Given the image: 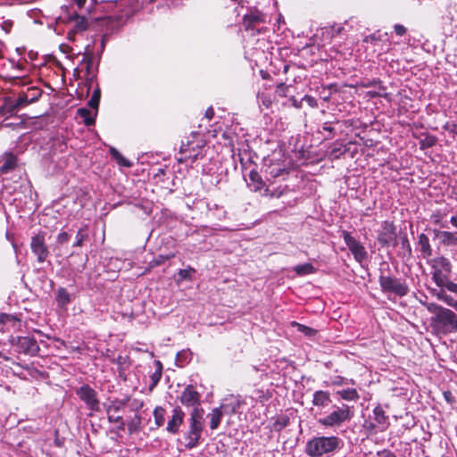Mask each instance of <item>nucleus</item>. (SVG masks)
<instances>
[{
  "mask_svg": "<svg viewBox=\"0 0 457 457\" xmlns=\"http://www.w3.org/2000/svg\"><path fill=\"white\" fill-rule=\"evenodd\" d=\"M452 263L445 256H438L431 261L432 279L439 287L434 289L433 295L448 306L457 311V300L450 295L457 296V283L451 279Z\"/></svg>",
  "mask_w": 457,
  "mask_h": 457,
  "instance_id": "f257e3e1",
  "label": "nucleus"
},
{
  "mask_svg": "<svg viewBox=\"0 0 457 457\" xmlns=\"http://www.w3.org/2000/svg\"><path fill=\"white\" fill-rule=\"evenodd\" d=\"M378 283L381 291L386 295H395V296H405L409 292V287L404 280L390 274V267L386 262L381 263L379 269Z\"/></svg>",
  "mask_w": 457,
  "mask_h": 457,
  "instance_id": "f03ea898",
  "label": "nucleus"
},
{
  "mask_svg": "<svg viewBox=\"0 0 457 457\" xmlns=\"http://www.w3.org/2000/svg\"><path fill=\"white\" fill-rule=\"evenodd\" d=\"M342 445V439L336 436H315L306 443L305 453L310 457H322L334 453Z\"/></svg>",
  "mask_w": 457,
  "mask_h": 457,
  "instance_id": "7ed1b4c3",
  "label": "nucleus"
},
{
  "mask_svg": "<svg viewBox=\"0 0 457 457\" xmlns=\"http://www.w3.org/2000/svg\"><path fill=\"white\" fill-rule=\"evenodd\" d=\"M428 310L435 314L433 321L438 328L446 333L457 332L456 313L436 303H429Z\"/></svg>",
  "mask_w": 457,
  "mask_h": 457,
  "instance_id": "20e7f679",
  "label": "nucleus"
},
{
  "mask_svg": "<svg viewBox=\"0 0 457 457\" xmlns=\"http://www.w3.org/2000/svg\"><path fill=\"white\" fill-rule=\"evenodd\" d=\"M60 19L69 23L67 38L70 41H77L79 37L83 36L88 27V21L83 13L79 14L67 6L64 7V13Z\"/></svg>",
  "mask_w": 457,
  "mask_h": 457,
  "instance_id": "39448f33",
  "label": "nucleus"
},
{
  "mask_svg": "<svg viewBox=\"0 0 457 457\" xmlns=\"http://www.w3.org/2000/svg\"><path fill=\"white\" fill-rule=\"evenodd\" d=\"M203 410L195 409L189 419V429L185 435V447L188 450L195 448L201 439L203 431Z\"/></svg>",
  "mask_w": 457,
  "mask_h": 457,
  "instance_id": "423d86ee",
  "label": "nucleus"
},
{
  "mask_svg": "<svg viewBox=\"0 0 457 457\" xmlns=\"http://www.w3.org/2000/svg\"><path fill=\"white\" fill-rule=\"evenodd\" d=\"M353 417V412L347 404L341 406H333V411L318 420V423L326 428L339 427L343 423L350 421Z\"/></svg>",
  "mask_w": 457,
  "mask_h": 457,
  "instance_id": "0eeeda50",
  "label": "nucleus"
},
{
  "mask_svg": "<svg viewBox=\"0 0 457 457\" xmlns=\"http://www.w3.org/2000/svg\"><path fill=\"white\" fill-rule=\"evenodd\" d=\"M9 342L15 352L30 356L37 355L40 349L37 340L29 336H12Z\"/></svg>",
  "mask_w": 457,
  "mask_h": 457,
  "instance_id": "6e6552de",
  "label": "nucleus"
},
{
  "mask_svg": "<svg viewBox=\"0 0 457 457\" xmlns=\"http://www.w3.org/2000/svg\"><path fill=\"white\" fill-rule=\"evenodd\" d=\"M76 395L85 403L87 409L91 411H98L100 410V402L97 398L96 391L89 385L84 384L76 389Z\"/></svg>",
  "mask_w": 457,
  "mask_h": 457,
  "instance_id": "1a4fd4ad",
  "label": "nucleus"
},
{
  "mask_svg": "<svg viewBox=\"0 0 457 457\" xmlns=\"http://www.w3.org/2000/svg\"><path fill=\"white\" fill-rule=\"evenodd\" d=\"M378 243L383 246H396L398 245L396 228L395 226L387 220H385L382 224V230L378 236Z\"/></svg>",
  "mask_w": 457,
  "mask_h": 457,
  "instance_id": "9d476101",
  "label": "nucleus"
},
{
  "mask_svg": "<svg viewBox=\"0 0 457 457\" xmlns=\"http://www.w3.org/2000/svg\"><path fill=\"white\" fill-rule=\"evenodd\" d=\"M265 23V16L258 10H252L245 14L243 26L245 30H251L252 34L261 33L262 27L260 25Z\"/></svg>",
  "mask_w": 457,
  "mask_h": 457,
  "instance_id": "9b49d317",
  "label": "nucleus"
},
{
  "mask_svg": "<svg viewBox=\"0 0 457 457\" xmlns=\"http://www.w3.org/2000/svg\"><path fill=\"white\" fill-rule=\"evenodd\" d=\"M128 401H129V399H123V400L116 399L114 401H112V403L106 408L108 421L110 423H118L119 424L118 428L120 430H124L125 422L123 420L122 416L114 415L113 412H120V411H123Z\"/></svg>",
  "mask_w": 457,
  "mask_h": 457,
  "instance_id": "f8f14e48",
  "label": "nucleus"
},
{
  "mask_svg": "<svg viewBox=\"0 0 457 457\" xmlns=\"http://www.w3.org/2000/svg\"><path fill=\"white\" fill-rule=\"evenodd\" d=\"M30 249L37 256L38 262H46L50 255L49 249L46 244L45 237L42 234H37L31 237Z\"/></svg>",
  "mask_w": 457,
  "mask_h": 457,
  "instance_id": "ddd939ff",
  "label": "nucleus"
},
{
  "mask_svg": "<svg viewBox=\"0 0 457 457\" xmlns=\"http://www.w3.org/2000/svg\"><path fill=\"white\" fill-rule=\"evenodd\" d=\"M343 238L345 245L353 253L354 259L358 262H361L367 258V252L364 246L353 237H352L349 232L343 231Z\"/></svg>",
  "mask_w": 457,
  "mask_h": 457,
  "instance_id": "4468645a",
  "label": "nucleus"
},
{
  "mask_svg": "<svg viewBox=\"0 0 457 457\" xmlns=\"http://www.w3.org/2000/svg\"><path fill=\"white\" fill-rule=\"evenodd\" d=\"M100 56L96 57L90 45H87L80 65L85 69L88 76H95Z\"/></svg>",
  "mask_w": 457,
  "mask_h": 457,
  "instance_id": "2eb2a0df",
  "label": "nucleus"
},
{
  "mask_svg": "<svg viewBox=\"0 0 457 457\" xmlns=\"http://www.w3.org/2000/svg\"><path fill=\"white\" fill-rule=\"evenodd\" d=\"M179 401L184 406L193 407L195 410L200 405L201 395L195 390L194 386L188 385L182 391Z\"/></svg>",
  "mask_w": 457,
  "mask_h": 457,
  "instance_id": "dca6fc26",
  "label": "nucleus"
},
{
  "mask_svg": "<svg viewBox=\"0 0 457 457\" xmlns=\"http://www.w3.org/2000/svg\"><path fill=\"white\" fill-rule=\"evenodd\" d=\"M29 104H32V102L29 101L27 94L24 92V90H22L18 94V96L14 101H12L10 98L5 99L3 108L7 109V112L12 114L17 109L23 108Z\"/></svg>",
  "mask_w": 457,
  "mask_h": 457,
  "instance_id": "f3484780",
  "label": "nucleus"
},
{
  "mask_svg": "<svg viewBox=\"0 0 457 457\" xmlns=\"http://www.w3.org/2000/svg\"><path fill=\"white\" fill-rule=\"evenodd\" d=\"M185 417L184 411L181 410L180 407H175L172 410V415L170 419L168 420L167 424V431L170 434H177L179 430L180 426L183 423Z\"/></svg>",
  "mask_w": 457,
  "mask_h": 457,
  "instance_id": "a211bd4d",
  "label": "nucleus"
},
{
  "mask_svg": "<svg viewBox=\"0 0 457 457\" xmlns=\"http://www.w3.org/2000/svg\"><path fill=\"white\" fill-rule=\"evenodd\" d=\"M435 237L439 240L440 244L447 247L457 246V232L434 229Z\"/></svg>",
  "mask_w": 457,
  "mask_h": 457,
  "instance_id": "6ab92c4d",
  "label": "nucleus"
},
{
  "mask_svg": "<svg viewBox=\"0 0 457 457\" xmlns=\"http://www.w3.org/2000/svg\"><path fill=\"white\" fill-rule=\"evenodd\" d=\"M375 423H371L370 427L373 428H378L379 430H385L388 425V417L385 414L384 410L381 406H376L373 410V416L370 418Z\"/></svg>",
  "mask_w": 457,
  "mask_h": 457,
  "instance_id": "aec40b11",
  "label": "nucleus"
},
{
  "mask_svg": "<svg viewBox=\"0 0 457 457\" xmlns=\"http://www.w3.org/2000/svg\"><path fill=\"white\" fill-rule=\"evenodd\" d=\"M17 156L12 153H5L0 159V174H8L17 167Z\"/></svg>",
  "mask_w": 457,
  "mask_h": 457,
  "instance_id": "412c9836",
  "label": "nucleus"
},
{
  "mask_svg": "<svg viewBox=\"0 0 457 457\" xmlns=\"http://www.w3.org/2000/svg\"><path fill=\"white\" fill-rule=\"evenodd\" d=\"M332 403L330 394L327 391L319 390L313 394L312 404L317 408H326Z\"/></svg>",
  "mask_w": 457,
  "mask_h": 457,
  "instance_id": "4be33fe9",
  "label": "nucleus"
},
{
  "mask_svg": "<svg viewBox=\"0 0 457 457\" xmlns=\"http://www.w3.org/2000/svg\"><path fill=\"white\" fill-rule=\"evenodd\" d=\"M97 111L88 110L87 108L82 107L77 110V116L79 117L84 124L87 127L92 126L96 122Z\"/></svg>",
  "mask_w": 457,
  "mask_h": 457,
  "instance_id": "5701e85b",
  "label": "nucleus"
},
{
  "mask_svg": "<svg viewBox=\"0 0 457 457\" xmlns=\"http://www.w3.org/2000/svg\"><path fill=\"white\" fill-rule=\"evenodd\" d=\"M201 147L199 144H196L195 146L194 144L187 140L186 143L182 141V145L180 146V154H188L186 155V158L191 159L192 162H195L198 157V150Z\"/></svg>",
  "mask_w": 457,
  "mask_h": 457,
  "instance_id": "b1692460",
  "label": "nucleus"
},
{
  "mask_svg": "<svg viewBox=\"0 0 457 457\" xmlns=\"http://www.w3.org/2000/svg\"><path fill=\"white\" fill-rule=\"evenodd\" d=\"M418 249L423 258H428L432 255L428 237L424 233L420 234L418 237Z\"/></svg>",
  "mask_w": 457,
  "mask_h": 457,
  "instance_id": "393cba45",
  "label": "nucleus"
},
{
  "mask_svg": "<svg viewBox=\"0 0 457 457\" xmlns=\"http://www.w3.org/2000/svg\"><path fill=\"white\" fill-rule=\"evenodd\" d=\"M56 303L58 307L66 309L68 304L71 302V295L64 287H59L56 291Z\"/></svg>",
  "mask_w": 457,
  "mask_h": 457,
  "instance_id": "a878e982",
  "label": "nucleus"
},
{
  "mask_svg": "<svg viewBox=\"0 0 457 457\" xmlns=\"http://www.w3.org/2000/svg\"><path fill=\"white\" fill-rule=\"evenodd\" d=\"M398 244H400L399 255L402 257L410 258L411 255V247L406 234L399 237Z\"/></svg>",
  "mask_w": 457,
  "mask_h": 457,
  "instance_id": "bb28decb",
  "label": "nucleus"
},
{
  "mask_svg": "<svg viewBox=\"0 0 457 457\" xmlns=\"http://www.w3.org/2000/svg\"><path fill=\"white\" fill-rule=\"evenodd\" d=\"M222 416H223V413L221 411V407L214 408L212 411V412L207 415V417L210 419L211 429L214 430V429L218 428V427L220 424Z\"/></svg>",
  "mask_w": 457,
  "mask_h": 457,
  "instance_id": "cd10ccee",
  "label": "nucleus"
},
{
  "mask_svg": "<svg viewBox=\"0 0 457 457\" xmlns=\"http://www.w3.org/2000/svg\"><path fill=\"white\" fill-rule=\"evenodd\" d=\"M110 154L120 166L129 168L132 166V162L127 160L122 154L114 147L110 148Z\"/></svg>",
  "mask_w": 457,
  "mask_h": 457,
  "instance_id": "c85d7f7f",
  "label": "nucleus"
},
{
  "mask_svg": "<svg viewBox=\"0 0 457 457\" xmlns=\"http://www.w3.org/2000/svg\"><path fill=\"white\" fill-rule=\"evenodd\" d=\"M102 26H105L109 30H114L119 26V20L114 16H104L102 18H96Z\"/></svg>",
  "mask_w": 457,
  "mask_h": 457,
  "instance_id": "c756f323",
  "label": "nucleus"
},
{
  "mask_svg": "<svg viewBox=\"0 0 457 457\" xmlns=\"http://www.w3.org/2000/svg\"><path fill=\"white\" fill-rule=\"evenodd\" d=\"M156 370L150 375L151 384L149 388L152 390L159 383L162 378V364L160 361H155Z\"/></svg>",
  "mask_w": 457,
  "mask_h": 457,
  "instance_id": "7c9ffc66",
  "label": "nucleus"
},
{
  "mask_svg": "<svg viewBox=\"0 0 457 457\" xmlns=\"http://www.w3.org/2000/svg\"><path fill=\"white\" fill-rule=\"evenodd\" d=\"M288 425L289 418L287 415H280L275 419V421L272 424V430L281 432Z\"/></svg>",
  "mask_w": 457,
  "mask_h": 457,
  "instance_id": "2f4dec72",
  "label": "nucleus"
},
{
  "mask_svg": "<svg viewBox=\"0 0 457 457\" xmlns=\"http://www.w3.org/2000/svg\"><path fill=\"white\" fill-rule=\"evenodd\" d=\"M294 270L295 271V273L297 275L304 276V275H309V274L314 273L316 271V269L314 268V266L312 263L307 262V263L296 265L294 268Z\"/></svg>",
  "mask_w": 457,
  "mask_h": 457,
  "instance_id": "473e14b6",
  "label": "nucleus"
},
{
  "mask_svg": "<svg viewBox=\"0 0 457 457\" xmlns=\"http://www.w3.org/2000/svg\"><path fill=\"white\" fill-rule=\"evenodd\" d=\"M24 92L27 94L29 101L32 103L37 102L43 93L42 89L37 87H29Z\"/></svg>",
  "mask_w": 457,
  "mask_h": 457,
  "instance_id": "72a5a7b5",
  "label": "nucleus"
},
{
  "mask_svg": "<svg viewBox=\"0 0 457 457\" xmlns=\"http://www.w3.org/2000/svg\"><path fill=\"white\" fill-rule=\"evenodd\" d=\"M88 239V233L86 228H81L79 229L76 235V240L73 244L74 247L82 246L83 243Z\"/></svg>",
  "mask_w": 457,
  "mask_h": 457,
  "instance_id": "f704fd0d",
  "label": "nucleus"
},
{
  "mask_svg": "<svg viewBox=\"0 0 457 457\" xmlns=\"http://www.w3.org/2000/svg\"><path fill=\"white\" fill-rule=\"evenodd\" d=\"M154 418L157 427H162L165 421V410L162 407H156L154 410Z\"/></svg>",
  "mask_w": 457,
  "mask_h": 457,
  "instance_id": "c9c22d12",
  "label": "nucleus"
},
{
  "mask_svg": "<svg viewBox=\"0 0 457 457\" xmlns=\"http://www.w3.org/2000/svg\"><path fill=\"white\" fill-rule=\"evenodd\" d=\"M74 4L79 10L82 11L85 7L87 13L91 12L93 5L96 3V0H73Z\"/></svg>",
  "mask_w": 457,
  "mask_h": 457,
  "instance_id": "e433bc0d",
  "label": "nucleus"
},
{
  "mask_svg": "<svg viewBox=\"0 0 457 457\" xmlns=\"http://www.w3.org/2000/svg\"><path fill=\"white\" fill-rule=\"evenodd\" d=\"M268 173L272 178L283 177L285 174H287L288 171L286 168H282L278 165L270 166L268 169Z\"/></svg>",
  "mask_w": 457,
  "mask_h": 457,
  "instance_id": "4c0bfd02",
  "label": "nucleus"
},
{
  "mask_svg": "<svg viewBox=\"0 0 457 457\" xmlns=\"http://www.w3.org/2000/svg\"><path fill=\"white\" fill-rule=\"evenodd\" d=\"M341 398L345 400H357L359 398L358 393L355 389H344L337 392Z\"/></svg>",
  "mask_w": 457,
  "mask_h": 457,
  "instance_id": "58836bf2",
  "label": "nucleus"
},
{
  "mask_svg": "<svg viewBox=\"0 0 457 457\" xmlns=\"http://www.w3.org/2000/svg\"><path fill=\"white\" fill-rule=\"evenodd\" d=\"M437 142V138L433 135H427L423 139L420 140V148L427 149L433 147Z\"/></svg>",
  "mask_w": 457,
  "mask_h": 457,
  "instance_id": "ea45409f",
  "label": "nucleus"
},
{
  "mask_svg": "<svg viewBox=\"0 0 457 457\" xmlns=\"http://www.w3.org/2000/svg\"><path fill=\"white\" fill-rule=\"evenodd\" d=\"M284 194V189L274 187H269L265 189V195H268L272 198H279Z\"/></svg>",
  "mask_w": 457,
  "mask_h": 457,
  "instance_id": "a19ab883",
  "label": "nucleus"
},
{
  "mask_svg": "<svg viewBox=\"0 0 457 457\" xmlns=\"http://www.w3.org/2000/svg\"><path fill=\"white\" fill-rule=\"evenodd\" d=\"M195 272L193 268L180 269L178 272L179 278L181 280L191 279L192 274Z\"/></svg>",
  "mask_w": 457,
  "mask_h": 457,
  "instance_id": "79ce46f5",
  "label": "nucleus"
},
{
  "mask_svg": "<svg viewBox=\"0 0 457 457\" xmlns=\"http://www.w3.org/2000/svg\"><path fill=\"white\" fill-rule=\"evenodd\" d=\"M191 359V353L189 351H182L177 354V362H181L180 366H183L184 363L189 361Z\"/></svg>",
  "mask_w": 457,
  "mask_h": 457,
  "instance_id": "37998d69",
  "label": "nucleus"
},
{
  "mask_svg": "<svg viewBox=\"0 0 457 457\" xmlns=\"http://www.w3.org/2000/svg\"><path fill=\"white\" fill-rule=\"evenodd\" d=\"M250 179L253 182L258 183V185L255 187V190H259L262 188V186L263 185V182L262 181L259 174L256 171H251L250 172Z\"/></svg>",
  "mask_w": 457,
  "mask_h": 457,
  "instance_id": "c03bdc74",
  "label": "nucleus"
},
{
  "mask_svg": "<svg viewBox=\"0 0 457 457\" xmlns=\"http://www.w3.org/2000/svg\"><path fill=\"white\" fill-rule=\"evenodd\" d=\"M299 331L303 332L305 336L313 337L316 334V330L304 325H298Z\"/></svg>",
  "mask_w": 457,
  "mask_h": 457,
  "instance_id": "a18cd8bd",
  "label": "nucleus"
},
{
  "mask_svg": "<svg viewBox=\"0 0 457 457\" xmlns=\"http://www.w3.org/2000/svg\"><path fill=\"white\" fill-rule=\"evenodd\" d=\"M302 101H304L308 104L309 106L312 107V108H316L318 106V102L317 100L312 96H309V95H305Z\"/></svg>",
  "mask_w": 457,
  "mask_h": 457,
  "instance_id": "49530a36",
  "label": "nucleus"
},
{
  "mask_svg": "<svg viewBox=\"0 0 457 457\" xmlns=\"http://www.w3.org/2000/svg\"><path fill=\"white\" fill-rule=\"evenodd\" d=\"M377 457H398L394 452L383 449L381 451H378L376 453Z\"/></svg>",
  "mask_w": 457,
  "mask_h": 457,
  "instance_id": "de8ad7c7",
  "label": "nucleus"
},
{
  "mask_svg": "<svg viewBox=\"0 0 457 457\" xmlns=\"http://www.w3.org/2000/svg\"><path fill=\"white\" fill-rule=\"evenodd\" d=\"M288 90V86L284 83H280L277 86L276 93L280 96H286Z\"/></svg>",
  "mask_w": 457,
  "mask_h": 457,
  "instance_id": "09e8293b",
  "label": "nucleus"
},
{
  "mask_svg": "<svg viewBox=\"0 0 457 457\" xmlns=\"http://www.w3.org/2000/svg\"><path fill=\"white\" fill-rule=\"evenodd\" d=\"M57 243L60 245L66 244L70 240V235L67 232H61L57 236Z\"/></svg>",
  "mask_w": 457,
  "mask_h": 457,
  "instance_id": "8fccbe9b",
  "label": "nucleus"
},
{
  "mask_svg": "<svg viewBox=\"0 0 457 457\" xmlns=\"http://www.w3.org/2000/svg\"><path fill=\"white\" fill-rule=\"evenodd\" d=\"M99 103H100L99 98L91 96V98L87 102V106L90 107L91 109L98 112Z\"/></svg>",
  "mask_w": 457,
  "mask_h": 457,
  "instance_id": "3c124183",
  "label": "nucleus"
},
{
  "mask_svg": "<svg viewBox=\"0 0 457 457\" xmlns=\"http://www.w3.org/2000/svg\"><path fill=\"white\" fill-rule=\"evenodd\" d=\"M143 405H144L143 401L137 400V399H134L130 403V409L133 411H139L143 407Z\"/></svg>",
  "mask_w": 457,
  "mask_h": 457,
  "instance_id": "603ef678",
  "label": "nucleus"
},
{
  "mask_svg": "<svg viewBox=\"0 0 457 457\" xmlns=\"http://www.w3.org/2000/svg\"><path fill=\"white\" fill-rule=\"evenodd\" d=\"M394 28L395 34L400 37L403 36L406 33V28L403 25L395 24Z\"/></svg>",
  "mask_w": 457,
  "mask_h": 457,
  "instance_id": "864d4df0",
  "label": "nucleus"
},
{
  "mask_svg": "<svg viewBox=\"0 0 457 457\" xmlns=\"http://www.w3.org/2000/svg\"><path fill=\"white\" fill-rule=\"evenodd\" d=\"M322 130L324 131H328L329 134H333L334 132V128L332 127L331 123L330 122H325L323 125H322Z\"/></svg>",
  "mask_w": 457,
  "mask_h": 457,
  "instance_id": "5fc2aeb1",
  "label": "nucleus"
},
{
  "mask_svg": "<svg viewBox=\"0 0 457 457\" xmlns=\"http://www.w3.org/2000/svg\"><path fill=\"white\" fill-rule=\"evenodd\" d=\"M214 116V111L212 109V107H209L206 112H205V117L208 119V120H211L212 119V117Z\"/></svg>",
  "mask_w": 457,
  "mask_h": 457,
  "instance_id": "6e6d98bb",
  "label": "nucleus"
},
{
  "mask_svg": "<svg viewBox=\"0 0 457 457\" xmlns=\"http://www.w3.org/2000/svg\"><path fill=\"white\" fill-rule=\"evenodd\" d=\"M450 223L452 224L453 227H454L455 228H457V214L455 215H453L450 219Z\"/></svg>",
  "mask_w": 457,
  "mask_h": 457,
  "instance_id": "4d7b16f0",
  "label": "nucleus"
},
{
  "mask_svg": "<svg viewBox=\"0 0 457 457\" xmlns=\"http://www.w3.org/2000/svg\"><path fill=\"white\" fill-rule=\"evenodd\" d=\"M93 97H97L99 99H101V90L99 87H96L94 91H93V94L92 96Z\"/></svg>",
  "mask_w": 457,
  "mask_h": 457,
  "instance_id": "13d9d810",
  "label": "nucleus"
},
{
  "mask_svg": "<svg viewBox=\"0 0 457 457\" xmlns=\"http://www.w3.org/2000/svg\"><path fill=\"white\" fill-rule=\"evenodd\" d=\"M431 219H432V220H433V222H434V223H436V224H437V223H439V222H440L441 217H440V215H439V214H433V215L431 216Z\"/></svg>",
  "mask_w": 457,
  "mask_h": 457,
  "instance_id": "bf43d9fd",
  "label": "nucleus"
},
{
  "mask_svg": "<svg viewBox=\"0 0 457 457\" xmlns=\"http://www.w3.org/2000/svg\"><path fill=\"white\" fill-rule=\"evenodd\" d=\"M344 382V378H340V377H337L336 378V379L333 381V384L334 385H342Z\"/></svg>",
  "mask_w": 457,
  "mask_h": 457,
  "instance_id": "052dcab7",
  "label": "nucleus"
},
{
  "mask_svg": "<svg viewBox=\"0 0 457 457\" xmlns=\"http://www.w3.org/2000/svg\"><path fill=\"white\" fill-rule=\"evenodd\" d=\"M106 37H107L106 35H104L103 37H102V40H101V52H103L104 47H105Z\"/></svg>",
  "mask_w": 457,
  "mask_h": 457,
  "instance_id": "680f3d73",
  "label": "nucleus"
},
{
  "mask_svg": "<svg viewBox=\"0 0 457 457\" xmlns=\"http://www.w3.org/2000/svg\"><path fill=\"white\" fill-rule=\"evenodd\" d=\"M302 102H303V101L298 102V101H297L296 99H295V98H293V99H292L293 105H294L295 107H296V108H300V107H301V103H302Z\"/></svg>",
  "mask_w": 457,
  "mask_h": 457,
  "instance_id": "e2e57ef3",
  "label": "nucleus"
},
{
  "mask_svg": "<svg viewBox=\"0 0 457 457\" xmlns=\"http://www.w3.org/2000/svg\"><path fill=\"white\" fill-rule=\"evenodd\" d=\"M449 130H450V132L454 133L456 135L457 124H455V123L452 124Z\"/></svg>",
  "mask_w": 457,
  "mask_h": 457,
  "instance_id": "0e129e2a",
  "label": "nucleus"
},
{
  "mask_svg": "<svg viewBox=\"0 0 457 457\" xmlns=\"http://www.w3.org/2000/svg\"><path fill=\"white\" fill-rule=\"evenodd\" d=\"M374 40H376V37H375V36H373V35H372V36H370V37H367L365 38V41H366V42H369V41H371V42H372V41H374Z\"/></svg>",
  "mask_w": 457,
  "mask_h": 457,
  "instance_id": "69168bd1",
  "label": "nucleus"
},
{
  "mask_svg": "<svg viewBox=\"0 0 457 457\" xmlns=\"http://www.w3.org/2000/svg\"><path fill=\"white\" fill-rule=\"evenodd\" d=\"M378 96L387 99L389 95L387 93H385V94H378Z\"/></svg>",
  "mask_w": 457,
  "mask_h": 457,
  "instance_id": "338daca9",
  "label": "nucleus"
},
{
  "mask_svg": "<svg viewBox=\"0 0 457 457\" xmlns=\"http://www.w3.org/2000/svg\"><path fill=\"white\" fill-rule=\"evenodd\" d=\"M4 126H5V127H12V123H6Z\"/></svg>",
  "mask_w": 457,
  "mask_h": 457,
  "instance_id": "774afa93",
  "label": "nucleus"
}]
</instances>
